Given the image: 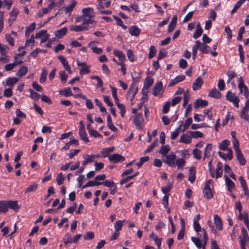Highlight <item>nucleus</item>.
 Returning <instances> with one entry per match:
<instances>
[{
    "instance_id": "69168bd1",
    "label": "nucleus",
    "mask_w": 249,
    "mask_h": 249,
    "mask_svg": "<svg viewBox=\"0 0 249 249\" xmlns=\"http://www.w3.org/2000/svg\"><path fill=\"white\" fill-rule=\"evenodd\" d=\"M153 83V79L150 77H147L144 82V87L148 89Z\"/></svg>"
},
{
    "instance_id": "4468645a",
    "label": "nucleus",
    "mask_w": 249,
    "mask_h": 249,
    "mask_svg": "<svg viewBox=\"0 0 249 249\" xmlns=\"http://www.w3.org/2000/svg\"><path fill=\"white\" fill-rule=\"evenodd\" d=\"M58 59L60 61L63 67L69 73L71 72V70L70 65H69L66 59L62 55H60L58 57Z\"/></svg>"
},
{
    "instance_id": "13d9d810",
    "label": "nucleus",
    "mask_w": 249,
    "mask_h": 249,
    "mask_svg": "<svg viewBox=\"0 0 249 249\" xmlns=\"http://www.w3.org/2000/svg\"><path fill=\"white\" fill-rule=\"evenodd\" d=\"M113 17L114 20L116 21V23L119 26L122 27L124 29H126L127 28L126 26L124 25V23L123 21L121 19H120L119 18L117 17L115 15L113 16Z\"/></svg>"
},
{
    "instance_id": "0e129e2a",
    "label": "nucleus",
    "mask_w": 249,
    "mask_h": 249,
    "mask_svg": "<svg viewBox=\"0 0 249 249\" xmlns=\"http://www.w3.org/2000/svg\"><path fill=\"white\" fill-rule=\"evenodd\" d=\"M193 154L195 158H196L197 160H200L201 158V151L198 149H194L193 151Z\"/></svg>"
},
{
    "instance_id": "49530a36",
    "label": "nucleus",
    "mask_w": 249,
    "mask_h": 249,
    "mask_svg": "<svg viewBox=\"0 0 249 249\" xmlns=\"http://www.w3.org/2000/svg\"><path fill=\"white\" fill-rule=\"evenodd\" d=\"M187 133H189L190 135H191V137L195 139L202 138L204 136L203 134L199 131H189L187 132Z\"/></svg>"
},
{
    "instance_id": "7ed1b4c3",
    "label": "nucleus",
    "mask_w": 249,
    "mask_h": 249,
    "mask_svg": "<svg viewBox=\"0 0 249 249\" xmlns=\"http://www.w3.org/2000/svg\"><path fill=\"white\" fill-rule=\"evenodd\" d=\"M82 13L81 18L84 20V21L88 19H92L91 18L95 16L94 9L91 7H86L82 9Z\"/></svg>"
},
{
    "instance_id": "8fccbe9b",
    "label": "nucleus",
    "mask_w": 249,
    "mask_h": 249,
    "mask_svg": "<svg viewBox=\"0 0 249 249\" xmlns=\"http://www.w3.org/2000/svg\"><path fill=\"white\" fill-rule=\"evenodd\" d=\"M63 240L66 247H67L69 243H72V239L71 234L69 233H66L63 237Z\"/></svg>"
},
{
    "instance_id": "603ef678",
    "label": "nucleus",
    "mask_w": 249,
    "mask_h": 249,
    "mask_svg": "<svg viewBox=\"0 0 249 249\" xmlns=\"http://www.w3.org/2000/svg\"><path fill=\"white\" fill-rule=\"evenodd\" d=\"M60 94L64 95L65 97L70 96L72 95V93L71 91V89L70 88H67L63 90H61L59 91Z\"/></svg>"
},
{
    "instance_id": "c03bdc74",
    "label": "nucleus",
    "mask_w": 249,
    "mask_h": 249,
    "mask_svg": "<svg viewBox=\"0 0 249 249\" xmlns=\"http://www.w3.org/2000/svg\"><path fill=\"white\" fill-rule=\"evenodd\" d=\"M36 23L33 22L29 27L27 28L25 32V36L26 37L29 36L30 34L35 30L36 28Z\"/></svg>"
},
{
    "instance_id": "c85d7f7f",
    "label": "nucleus",
    "mask_w": 249,
    "mask_h": 249,
    "mask_svg": "<svg viewBox=\"0 0 249 249\" xmlns=\"http://www.w3.org/2000/svg\"><path fill=\"white\" fill-rule=\"evenodd\" d=\"M7 204L8 207L14 211H18L20 208L17 201H8Z\"/></svg>"
},
{
    "instance_id": "2f4dec72",
    "label": "nucleus",
    "mask_w": 249,
    "mask_h": 249,
    "mask_svg": "<svg viewBox=\"0 0 249 249\" xmlns=\"http://www.w3.org/2000/svg\"><path fill=\"white\" fill-rule=\"evenodd\" d=\"M230 144V142L228 140H224L219 143V148L222 151L228 150Z\"/></svg>"
},
{
    "instance_id": "dca6fc26",
    "label": "nucleus",
    "mask_w": 249,
    "mask_h": 249,
    "mask_svg": "<svg viewBox=\"0 0 249 249\" xmlns=\"http://www.w3.org/2000/svg\"><path fill=\"white\" fill-rule=\"evenodd\" d=\"M228 153L224 154L221 152H218L219 157L224 160L228 159L231 160L233 158L232 152L231 149H228Z\"/></svg>"
},
{
    "instance_id": "a211bd4d",
    "label": "nucleus",
    "mask_w": 249,
    "mask_h": 249,
    "mask_svg": "<svg viewBox=\"0 0 249 249\" xmlns=\"http://www.w3.org/2000/svg\"><path fill=\"white\" fill-rule=\"evenodd\" d=\"M208 96L212 98L218 99L221 96V93L216 88L213 89L209 92Z\"/></svg>"
},
{
    "instance_id": "6e6d98bb",
    "label": "nucleus",
    "mask_w": 249,
    "mask_h": 249,
    "mask_svg": "<svg viewBox=\"0 0 249 249\" xmlns=\"http://www.w3.org/2000/svg\"><path fill=\"white\" fill-rule=\"evenodd\" d=\"M94 101H95L96 105L99 107L100 111L103 113L106 114L107 113L106 109L105 107H104L103 106L101 102L98 99H95L94 100Z\"/></svg>"
},
{
    "instance_id": "cd10ccee",
    "label": "nucleus",
    "mask_w": 249,
    "mask_h": 249,
    "mask_svg": "<svg viewBox=\"0 0 249 249\" xmlns=\"http://www.w3.org/2000/svg\"><path fill=\"white\" fill-rule=\"evenodd\" d=\"M236 156L238 161L241 165H244L246 163V160L245 159L243 155L241 153V151H238L235 152Z\"/></svg>"
},
{
    "instance_id": "2eb2a0df",
    "label": "nucleus",
    "mask_w": 249,
    "mask_h": 249,
    "mask_svg": "<svg viewBox=\"0 0 249 249\" xmlns=\"http://www.w3.org/2000/svg\"><path fill=\"white\" fill-rule=\"evenodd\" d=\"M203 83L202 78L200 76L198 77L193 84V89L196 90L199 89L202 87Z\"/></svg>"
},
{
    "instance_id": "774afa93",
    "label": "nucleus",
    "mask_w": 249,
    "mask_h": 249,
    "mask_svg": "<svg viewBox=\"0 0 249 249\" xmlns=\"http://www.w3.org/2000/svg\"><path fill=\"white\" fill-rule=\"evenodd\" d=\"M156 48L154 46H151L148 53V58L149 59L153 58L156 55Z\"/></svg>"
},
{
    "instance_id": "5701e85b",
    "label": "nucleus",
    "mask_w": 249,
    "mask_h": 249,
    "mask_svg": "<svg viewBox=\"0 0 249 249\" xmlns=\"http://www.w3.org/2000/svg\"><path fill=\"white\" fill-rule=\"evenodd\" d=\"M208 101L205 100H202L201 99H197L194 105L195 108H199L200 107H204L208 105Z\"/></svg>"
},
{
    "instance_id": "9b49d317",
    "label": "nucleus",
    "mask_w": 249,
    "mask_h": 249,
    "mask_svg": "<svg viewBox=\"0 0 249 249\" xmlns=\"http://www.w3.org/2000/svg\"><path fill=\"white\" fill-rule=\"evenodd\" d=\"M213 223L216 229L218 231H222L223 229V223L219 216L216 214L213 215Z\"/></svg>"
},
{
    "instance_id": "bb28decb",
    "label": "nucleus",
    "mask_w": 249,
    "mask_h": 249,
    "mask_svg": "<svg viewBox=\"0 0 249 249\" xmlns=\"http://www.w3.org/2000/svg\"><path fill=\"white\" fill-rule=\"evenodd\" d=\"M185 78V76L184 75H178L170 82L169 86H173L178 82L183 81Z\"/></svg>"
},
{
    "instance_id": "c756f323",
    "label": "nucleus",
    "mask_w": 249,
    "mask_h": 249,
    "mask_svg": "<svg viewBox=\"0 0 249 249\" xmlns=\"http://www.w3.org/2000/svg\"><path fill=\"white\" fill-rule=\"evenodd\" d=\"M162 87V84L161 82L157 83L155 86L153 90V94L154 96H157L160 92Z\"/></svg>"
},
{
    "instance_id": "c9c22d12",
    "label": "nucleus",
    "mask_w": 249,
    "mask_h": 249,
    "mask_svg": "<svg viewBox=\"0 0 249 249\" xmlns=\"http://www.w3.org/2000/svg\"><path fill=\"white\" fill-rule=\"evenodd\" d=\"M28 71V68L26 66H21L16 72V75L21 77L25 75Z\"/></svg>"
},
{
    "instance_id": "393cba45",
    "label": "nucleus",
    "mask_w": 249,
    "mask_h": 249,
    "mask_svg": "<svg viewBox=\"0 0 249 249\" xmlns=\"http://www.w3.org/2000/svg\"><path fill=\"white\" fill-rule=\"evenodd\" d=\"M23 63V61L21 60H20L19 61L14 62V63H9L6 64L4 69L6 71H10L13 70L16 66L17 65H19Z\"/></svg>"
},
{
    "instance_id": "39448f33",
    "label": "nucleus",
    "mask_w": 249,
    "mask_h": 249,
    "mask_svg": "<svg viewBox=\"0 0 249 249\" xmlns=\"http://www.w3.org/2000/svg\"><path fill=\"white\" fill-rule=\"evenodd\" d=\"M138 86L135 82L132 83L130 86V87L127 92L126 95L127 98L129 99L131 102H133L135 95L138 92ZM133 104V103H132V105Z\"/></svg>"
},
{
    "instance_id": "58836bf2",
    "label": "nucleus",
    "mask_w": 249,
    "mask_h": 249,
    "mask_svg": "<svg viewBox=\"0 0 249 249\" xmlns=\"http://www.w3.org/2000/svg\"><path fill=\"white\" fill-rule=\"evenodd\" d=\"M38 188V184L36 183H33L30 185H29L25 190V194L29 193V192H35Z\"/></svg>"
},
{
    "instance_id": "6ab92c4d",
    "label": "nucleus",
    "mask_w": 249,
    "mask_h": 249,
    "mask_svg": "<svg viewBox=\"0 0 249 249\" xmlns=\"http://www.w3.org/2000/svg\"><path fill=\"white\" fill-rule=\"evenodd\" d=\"M191 135L189 136L187 134H182L179 140L180 143H190L192 141Z\"/></svg>"
},
{
    "instance_id": "7c9ffc66",
    "label": "nucleus",
    "mask_w": 249,
    "mask_h": 249,
    "mask_svg": "<svg viewBox=\"0 0 249 249\" xmlns=\"http://www.w3.org/2000/svg\"><path fill=\"white\" fill-rule=\"evenodd\" d=\"M177 19H178V18L176 15L174 16L173 17L170 24L168 25V32H171L174 29L176 24L177 22Z\"/></svg>"
},
{
    "instance_id": "20e7f679",
    "label": "nucleus",
    "mask_w": 249,
    "mask_h": 249,
    "mask_svg": "<svg viewBox=\"0 0 249 249\" xmlns=\"http://www.w3.org/2000/svg\"><path fill=\"white\" fill-rule=\"evenodd\" d=\"M176 158V155L172 152L164 156L162 159L163 162L170 167H175L176 166L175 160Z\"/></svg>"
},
{
    "instance_id": "ddd939ff",
    "label": "nucleus",
    "mask_w": 249,
    "mask_h": 249,
    "mask_svg": "<svg viewBox=\"0 0 249 249\" xmlns=\"http://www.w3.org/2000/svg\"><path fill=\"white\" fill-rule=\"evenodd\" d=\"M18 13L19 11L18 9L15 8L12 9L10 12V17L8 19V23L10 26H11L13 24V22L16 20Z\"/></svg>"
},
{
    "instance_id": "a19ab883",
    "label": "nucleus",
    "mask_w": 249,
    "mask_h": 249,
    "mask_svg": "<svg viewBox=\"0 0 249 249\" xmlns=\"http://www.w3.org/2000/svg\"><path fill=\"white\" fill-rule=\"evenodd\" d=\"M191 241L194 243L197 249H201L202 244V241L198 237H192Z\"/></svg>"
},
{
    "instance_id": "864d4df0",
    "label": "nucleus",
    "mask_w": 249,
    "mask_h": 249,
    "mask_svg": "<svg viewBox=\"0 0 249 249\" xmlns=\"http://www.w3.org/2000/svg\"><path fill=\"white\" fill-rule=\"evenodd\" d=\"M79 135L82 140L85 141L86 142H89V138L87 137V133L85 130H79Z\"/></svg>"
},
{
    "instance_id": "72a5a7b5",
    "label": "nucleus",
    "mask_w": 249,
    "mask_h": 249,
    "mask_svg": "<svg viewBox=\"0 0 249 249\" xmlns=\"http://www.w3.org/2000/svg\"><path fill=\"white\" fill-rule=\"evenodd\" d=\"M129 32L131 36H137L140 34L141 30L136 26H132L130 27Z\"/></svg>"
},
{
    "instance_id": "e433bc0d",
    "label": "nucleus",
    "mask_w": 249,
    "mask_h": 249,
    "mask_svg": "<svg viewBox=\"0 0 249 249\" xmlns=\"http://www.w3.org/2000/svg\"><path fill=\"white\" fill-rule=\"evenodd\" d=\"M35 44V36L34 35H32L31 36L30 38H27L25 41V47H31V48L32 49Z\"/></svg>"
},
{
    "instance_id": "f257e3e1",
    "label": "nucleus",
    "mask_w": 249,
    "mask_h": 249,
    "mask_svg": "<svg viewBox=\"0 0 249 249\" xmlns=\"http://www.w3.org/2000/svg\"><path fill=\"white\" fill-rule=\"evenodd\" d=\"M96 21L93 19H88L87 21H84L83 23L80 25H76V26H71L70 27V30L72 31H74L76 32L83 31L85 30H88L89 26H87L86 24H91L92 25H95Z\"/></svg>"
},
{
    "instance_id": "e2e57ef3",
    "label": "nucleus",
    "mask_w": 249,
    "mask_h": 249,
    "mask_svg": "<svg viewBox=\"0 0 249 249\" xmlns=\"http://www.w3.org/2000/svg\"><path fill=\"white\" fill-rule=\"evenodd\" d=\"M126 54L127 57L130 62H133L135 61V55L133 52L131 50L128 49L126 51Z\"/></svg>"
},
{
    "instance_id": "6e6552de",
    "label": "nucleus",
    "mask_w": 249,
    "mask_h": 249,
    "mask_svg": "<svg viewBox=\"0 0 249 249\" xmlns=\"http://www.w3.org/2000/svg\"><path fill=\"white\" fill-rule=\"evenodd\" d=\"M135 126L138 129H142L144 127V119L142 114L138 113L135 115L133 120Z\"/></svg>"
},
{
    "instance_id": "09e8293b",
    "label": "nucleus",
    "mask_w": 249,
    "mask_h": 249,
    "mask_svg": "<svg viewBox=\"0 0 249 249\" xmlns=\"http://www.w3.org/2000/svg\"><path fill=\"white\" fill-rule=\"evenodd\" d=\"M172 188V184L170 183L168 184L166 186H163L161 188V191L163 194H164V196L169 195V192L171 191Z\"/></svg>"
},
{
    "instance_id": "3c124183",
    "label": "nucleus",
    "mask_w": 249,
    "mask_h": 249,
    "mask_svg": "<svg viewBox=\"0 0 249 249\" xmlns=\"http://www.w3.org/2000/svg\"><path fill=\"white\" fill-rule=\"evenodd\" d=\"M48 71L47 70L44 68L42 70V72L41 73L39 81L40 83H44L46 80V77L47 75Z\"/></svg>"
},
{
    "instance_id": "aec40b11",
    "label": "nucleus",
    "mask_w": 249,
    "mask_h": 249,
    "mask_svg": "<svg viewBox=\"0 0 249 249\" xmlns=\"http://www.w3.org/2000/svg\"><path fill=\"white\" fill-rule=\"evenodd\" d=\"M196 173V168L194 166L191 167L189 170V176L188 178V180L192 183H193L195 180Z\"/></svg>"
},
{
    "instance_id": "423d86ee",
    "label": "nucleus",
    "mask_w": 249,
    "mask_h": 249,
    "mask_svg": "<svg viewBox=\"0 0 249 249\" xmlns=\"http://www.w3.org/2000/svg\"><path fill=\"white\" fill-rule=\"evenodd\" d=\"M226 99L229 102L232 103L233 105L237 108L239 107V99L231 91H228L226 94Z\"/></svg>"
},
{
    "instance_id": "37998d69",
    "label": "nucleus",
    "mask_w": 249,
    "mask_h": 249,
    "mask_svg": "<svg viewBox=\"0 0 249 249\" xmlns=\"http://www.w3.org/2000/svg\"><path fill=\"white\" fill-rule=\"evenodd\" d=\"M170 150V149L168 145H165L161 146L160 150V153L162 155V158L168 155L167 154Z\"/></svg>"
},
{
    "instance_id": "f704fd0d",
    "label": "nucleus",
    "mask_w": 249,
    "mask_h": 249,
    "mask_svg": "<svg viewBox=\"0 0 249 249\" xmlns=\"http://www.w3.org/2000/svg\"><path fill=\"white\" fill-rule=\"evenodd\" d=\"M176 166L178 169H182L186 164V160L184 158H178L175 160Z\"/></svg>"
},
{
    "instance_id": "338daca9",
    "label": "nucleus",
    "mask_w": 249,
    "mask_h": 249,
    "mask_svg": "<svg viewBox=\"0 0 249 249\" xmlns=\"http://www.w3.org/2000/svg\"><path fill=\"white\" fill-rule=\"evenodd\" d=\"M193 122V119L191 117L188 118L185 122L184 124L183 128L182 130V132H184L186 129H187L189 126Z\"/></svg>"
},
{
    "instance_id": "bf43d9fd",
    "label": "nucleus",
    "mask_w": 249,
    "mask_h": 249,
    "mask_svg": "<svg viewBox=\"0 0 249 249\" xmlns=\"http://www.w3.org/2000/svg\"><path fill=\"white\" fill-rule=\"evenodd\" d=\"M30 97L35 101H37L39 98V94L36 91H34L32 89H29Z\"/></svg>"
},
{
    "instance_id": "5fc2aeb1",
    "label": "nucleus",
    "mask_w": 249,
    "mask_h": 249,
    "mask_svg": "<svg viewBox=\"0 0 249 249\" xmlns=\"http://www.w3.org/2000/svg\"><path fill=\"white\" fill-rule=\"evenodd\" d=\"M7 201H0V212L5 213L8 210Z\"/></svg>"
},
{
    "instance_id": "680f3d73",
    "label": "nucleus",
    "mask_w": 249,
    "mask_h": 249,
    "mask_svg": "<svg viewBox=\"0 0 249 249\" xmlns=\"http://www.w3.org/2000/svg\"><path fill=\"white\" fill-rule=\"evenodd\" d=\"M90 72V66L87 65L84 67L81 68L79 71V74L81 75L84 74H88Z\"/></svg>"
},
{
    "instance_id": "1a4fd4ad",
    "label": "nucleus",
    "mask_w": 249,
    "mask_h": 249,
    "mask_svg": "<svg viewBox=\"0 0 249 249\" xmlns=\"http://www.w3.org/2000/svg\"><path fill=\"white\" fill-rule=\"evenodd\" d=\"M222 164L220 162H218L217 164L216 168L215 170L210 169V175L212 177L216 178L221 177L222 175Z\"/></svg>"
},
{
    "instance_id": "4be33fe9",
    "label": "nucleus",
    "mask_w": 249,
    "mask_h": 249,
    "mask_svg": "<svg viewBox=\"0 0 249 249\" xmlns=\"http://www.w3.org/2000/svg\"><path fill=\"white\" fill-rule=\"evenodd\" d=\"M113 53L115 56H117L120 62H123L126 59V56L125 54L122 52L118 50H114L113 51Z\"/></svg>"
},
{
    "instance_id": "ea45409f",
    "label": "nucleus",
    "mask_w": 249,
    "mask_h": 249,
    "mask_svg": "<svg viewBox=\"0 0 249 249\" xmlns=\"http://www.w3.org/2000/svg\"><path fill=\"white\" fill-rule=\"evenodd\" d=\"M18 81V79L15 77L8 78L6 81V85L13 87L17 82Z\"/></svg>"
},
{
    "instance_id": "a18cd8bd",
    "label": "nucleus",
    "mask_w": 249,
    "mask_h": 249,
    "mask_svg": "<svg viewBox=\"0 0 249 249\" xmlns=\"http://www.w3.org/2000/svg\"><path fill=\"white\" fill-rule=\"evenodd\" d=\"M125 222V220H119L116 221L114 225L115 231H119L123 226L124 223Z\"/></svg>"
},
{
    "instance_id": "052dcab7",
    "label": "nucleus",
    "mask_w": 249,
    "mask_h": 249,
    "mask_svg": "<svg viewBox=\"0 0 249 249\" xmlns=\"http://www.w3.org/2000/svg\"><path fill=\"white\" fill-rule=\"evenodd\" d=\"M59 73L61 82L63 83L66 82L68 76L66 72L64 71H61Z\"/></svg>"
},
{
    "instance_id": "9d476101",
    "label": "nucleus",
    "mask_w": 249,
    "mask_h": 249,
    "mask_svg": "<svg viewBox=\"0 0 249 249\" xmlns=\"http://www.w3.org/2000/svg\"><path fill=\"white\" fill-rule=\"evenodd\" d=\"M108 160L111 162L116 163L124 161L125 158L119 154H113L108 156Z\"/></svg>"
},
{
    "instance_id": "0eeeda50",
    "label": "nucleus",
    "mask_w": 249,
    "mask_h": 249,
    "mask_svg": "<svg viewBox=\"0 0 249 249\" xmlns=\"http://www.w3.org/2000/svg\"><path fill=\"white\" fill-rule=\"evenodd\" d=\"M212 184V180H208L206 182L203 191L204 197L208 199L212 198L213 196V194L211 189Z\"/></svg>"
},
{
    "instance_id": "412c9836",
    "label": "nucleus",
    "mask_w": 249,
    "mask_h": 249,
    "mask_svg": "<svg viewBox=\"0 0 249 249\" xmlns=\"http://www.w3.org/2000/svg\"><path fill=\"white\" fill-rule=\"evenodd\" d=\"M201 42L199 40H197L196 42L195 45L192 47V54L193 59H195L197 54V51L198 49L200 50Z\"/></svg>"
},
{
    "instance_id": "4c0bfd02",
    "label": "nucleus",
    "mask_w": 249,
    "mask_h": 249,
    "mask_svg": "<svg viewBox=\"0 0 249 249\" xmlns=\"http://www.w3.org/2000/svg\"><path fill=\"white\" fill-rule=\"evenodd\" d=\"M193 228L196 232L197 233V235L199 237H202V235L199 232L203 233V229H202L199 222H193Z\"/></svg>"
},
{
    "instance_id": "f3484780",
    "label": "nucleus",
    "mask_w": 249,
    "mask_h": 249,
    "mask_svg": "<svg viewBox=\"0 0 249 249\" xmlns=\"http://www.w3.org/2000/svg\"><path fill=\"white\" fill-rule=\"evenodd\" d=\"M149 237L154 241L155 245L157 246L158 248L161 246L162 238H159L158 236L152 232L149 235Z\"/></svg>"
},
{
    "instance_id": "4d7b16f0",
    "label": "nucleus",
    "mask_w": 249,
    "mask_h": 249,
    "mask_svg": "<svg viewBox=\"0 0 249 249\" xmlns=\"http://www.w3.org/2000/svg\"><path fill=\"white\" fill-rule=\"evenodd\" d=\"M116 105L120 110L121 115L123 117L125 113V107L124 104H120L119 102L116 103Z\"/></svg>"
},
{
    "instance_id": "79ce46f5",
    "label": "nucleus",
    "mask_w": 249,
    "mask_h": 249,
    "mask_svg": "<svg viewBox=\"0 0 249 249\" xmlns=\"http://www.w3.org/2000/svg\"><path fill=\"white\" fill-rule=\"evenodd\" d=\"M211 48L209 46L201 43L200 51L203 53H209L211 52Z\"/></svg>"
},
{
    "instance_id": "f8f14e48",
    "label": "nucleus",
    "mask_w": 249,
    "mask_h": 249,
    "mask_svg": "<svg viewBox=\"0 0 249 249\" xmlns=\"http://www.w3.org/2000/svg\"><path fill=\"white\" fill-rule=\"evenodd\" d=\"M240 244H246L249 242V237L246 229L242 228V235L239 236Z\"/></svg>"
},
{
    "instance_id": "f03ea898",
    "label": "nucleus",
    "mask_w": 249,
    "mask_h": 249,
    "mask_svg": "<svg viewBox=\"0 0 249 249\" xmlns=\"http://www.w3.org/2000/svg\"><path fill=\"white\" fill-rule=\"evenodd\" d=\"M238 88L239 89V93L244 94L246 98L249 97V91L248 87L244 84V81L242 77L240 76L238 79Z\"/></svg>"
},
{
    "instance_id": "de8ad7c7",
    "label": "nucleus",
    "mask_w": 249,
    "mask_h": 249,
    "mask_svg": "<svg viewBox=\"0 0 249 249\" xmlns=\"http://www.w3.org/2000/svg\"><path fill=\"white\" fill-rule=\"evenodd\" d=\"M212 148L213 146L212 144L209 143L206 145L204 152V159L210 156L211 151L212 149Z\"/></svg>"
},
{
    "instance_id": "a878e982",
    "label": "nucleus",
    "mask_w": 249,
    "mask_h": 249,
    "mask_svg": "<svg viewBox=\"0 0 249 249\" xmlns=\"http://www.w3.org/2000/svg\"><path fill=\"white\" fill-rule=\"evenodd\" d=\"M76 3L77 2L75 0H71V3L68 6L64 8V10L66 13L68 14L69 15H70Z\"/></svg>"
},
{
    "instance_id": "473e14b6",
    "label": "nucleus",
    "mask_w": 249,
    "mask_h": 249,
    "mask_svg": "<svg viewBox=\"0 0 249 249\" xmlns=\"http://www.w3.org/2000/svg\"><path fill=\"white\" fill-rule=\"evenodd\" d=\"M225 182L226 185L228 187V190L229 192H231L232 190L234 189L235 188L234 182L227 177L225 176Z\"/></svg>"
},
{
    "instance_id": "b1692460",
    "label": "nucleus",
    "mask_w": 249,
    "mask_h": 249,
    "mask_svg": "<svg viewBox=\"0 0 249 249\" xmlns=\"http://www.w3.org/2000/svg\"><path fill=\"white\" fill-rule=\"evenodd\" d=\"M68 32V29L67 27H64L60 30H57L55 32V36L58 38H61L62 37L64 36Z\"/></svg>"
}]
</instances>
